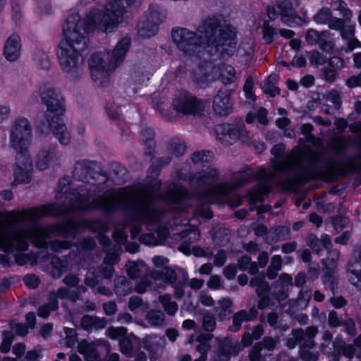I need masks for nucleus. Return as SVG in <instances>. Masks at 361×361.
I'll use <instances>...</instances> for the list:
<instances>
[{
  "mask_svg": "<svg viewBox=\"0 0 361 361\" xmlns=\"http://www.w3.org/2000/svg\"><path fill=\"white\" fill-rule=\"evenodd\" d=\"M157 198L156 192L151 188H124L118 192H107L102 197L90 202V196L82 189L70 193L65 197L63 205L51 204L23 211L16 214L15 221H33L45 216H57L68 211L88 210L99 208L111 212L116 208H132L137 211L140 218L156 221L159 212L154 201Z\"/></svg>",
  "mask_w": 361,
  "mask_h": 361,
  "instance_id": "nucleus-1",
  "label": "nucleus"
},
{
  "mask_svg": "<svg viewBox=\"0 0 361 361\" xmlns=\"http://www.w3.org/2000/svg\"><path fill=\"white\" fill-rule=\"evenodd\" d=\"M284 150V145L277 144L271 149V154L279 157ZM315 160L316 156L310 149L296 148L283 158L272 161L271 173H267L264 169H261L259 172L261 180L249 194L250 209L254 210L255 204L263 201L264 196L270 191L271 183L286 185L305 180Z\"/></svg>",
  "mask_w": 361,
  "mask_h": 361,
  "instance_id": "nucleus-2",
  "label": "nucleus"
},
{
  "mask_svg": "<svg viewBox=\"0 0 361 361\" xmlns=\"http://www.w3.org/2000/svg\"><path fill=\"white\" fill-rule=\"evenodd\" d=\"M199 35L187 28L178 27L171 31V37L178 50L188 56L198 53L206 45L232 47L235 44L233 27L222 17L207 19L200 27Z\"/></svg>",
  "mask_w": 361,
  "mask_h": 361,
  "instance_id": "nucleus-3",
  "label": "nucleus"
},
{
  "mask_svg": "<svg viewBox=\"0 0 361 361\" xmlns=\"http://www.w3.org/2000/svg\"><path fill=\"white\" fill-rule=\"evenodd\" d=\"M91 32L86 30L78 12H68L57 51L59 66L66 74L75 76L82 70L84 65L82 52L87 48V35Z\"/></svg>",
  "mask_w": 361,
  "mask_h": 361,
  "instance_id": "nucleus-4",
  "label": "nucleus"
},
{
  "mask_svg": "<svg viewBox=\"0 0 361 361\" xmlns=\"http://www.w3.org/2000/svg\"><path fill=\"white\" fill-rule=\"evenodd\" d=\"M130 39H121L111 53H94L88 60L90 76L95 85L105 87L110 82L112 73L123 61L130 48Z\"/></svg>",
  "mask_w": 361,
  "mask_h": 361,
  "instance_id": "nucleus-5",
  "label": "nucleus"
},
{
  "mask_svg": "<svg viewBox=\"0 0 361 361\" xmlns=\"http://www.w3.org/2000/svg\"><path fill=\"white\" fill-rule=\"evenodd\" d=\"M219 172L214 168H207L202 170L190 179L192 186L199 189L197 198L205 202H209L212 197H221L233 191L244 182L248 180L245 173H236L233 179L230 182L222 181L214 185L219 178Z\"/></svg>",
  "mask_w": 361,
  "mask_h": 361,
  "instance_id": "nucleus-6",
  "label": "nucleus"
},
{
  "mask_svg": "<svg viewBox=\"0 0 361 361\" xmlns=\"http://www.w3.org/2000/svg\"><path fill=\"white\" fill-rule=\"evenodd\" d=\"M38 92L42 102L47 106L45 125L61 145H68L71 135L61 118L65 111L64 99L61 92L49 83L41 85Z\"/></svg>",
  "mask_w": 361,
  "mask_h": 361,
  "instance_id": "nucleus-7",
  "label": "nucleus"
},
{
  "mask_svg": "<svg viewBox=\"0 0 361 361\" xmlns=\"http://www.w3.org/2000/svg\"><path fill=\"white\" fill-rule=\"evenodd\" d=\"M128 8L123 0H107L104 9L92 8L82 20L87 30L113 31L127 17Z\"/></svg>",
  "mask_w": 361,
  "mask_h": 361,
  "instance_id": "nucleus-8",
  "label": "nucleus"
},
{
  "mask_svg": "<svg viewBox=\"0 0 361 361\" xmlns=\"http://www.w3.org/2000/svg\"><path fill=\"white\" fill-rule=\"evenodd\" d=\"M28 250H0V263L4 267H10L15 262L18 265L25 264H35L41 261H50L55 269L52 274L54 277H59L63 271V262L58 257L52 255L40 259L32 253H27Z\"/></svg>",
  "mask_w": 361,
  "mask_h": 361,
  "instance_id": "nucleus-9",
  "label": "nucleus"
},
{
  "mask_svg": "<svg viewBox=\"0 0 361 361\" xmlns=\"http://www.w3.org/2000/svg\"><path fill=\"white\" fill-rule=\"evenodd\" d=\"M31 245L36 248H45L47 243L44 232L32 229L8 233L0 237V248H26Z\"/></svg>",
  "mask_w": 361,
  "mask_h": 361,
  "instance_id": "nucleus-10",
  "label": "nucleus"
},
{
  "mask_svg": "<svg viewBox=\"0 0 361 361\" xmlns=\"http://www.w3.org/2000/svg\"><path fill=\"white\" fill-rule=\"evenodd\" d=\"M32 132L30 123L23 117L16 119L11 128L10 143L18 155L19 161L25 154H29L28 148L32 141Z\"/></svg>",
  "mask_w": 361,
  "mask_h": 361,
  "instance_id": "nucleus-11",
  "label": "nucleus"
},
{
  "mask_svg": "<svg viewBox=\"0 0 361 361\" xmlns=\"http://www.w3.org/2000/svg\"><path fill=\"white\" fill-rule=\"evenodd\" d=\"M167 17V11L157 4L149 6L145 17L137 25V35L142 39L150 38L159 31V25L164 23Z\"/></svg>",
  "mask_w": 361,
  "mask_h": 361,
  "instance_id": "nucleus-12",
  "label": "nucleus"
},
{
  "mask_svg": "<svg viewBox=\"0 0 361 361\" xmlns=\"http://www.w3.org/2000/svg\"><path fill=\"white\" fill-rule=\"evenodd\" d=\"M215 133L216 138L224 145H233L238 140L246 143L250 140V133L241 121L218 125L215 128Z\"/></svg>",
  "mask_w": 361,
  "mask_h": 361,
  "instance_id": "nucleus-13",
  "label": "nucleus"
},
{
  "mask_svg": "<svg viewBox=\"0 0 361 361\" xmlns=\"http://www.w3.org/2000/svg\"><path fill=\"white\" fill-rule=\"evenodd\" d=\"M171 105L176 112L183 115H199L205 108L204 101L186 90L177 92L173 96Z\"/></svg>",
  "mask_w": 361,
  "mask_h": 361,
  "instance_id": "nucleus-14",
  "label": "nucleus"
},
{
  "mask_svg": "<svg viewBox=\"0 0 361 361\" xmlns=\"http://www.w3.org/2000/svg\"><path fill=\"white\" fill-rule=\"evenodd\" d=\"M126 270L129 277L132 279L142 278L136 286L137 292L142 293L146 291L147 287L149 286L148 274V268L142 262H128L126 264Z\"/></svg>",
  "mask_w": 361,
  "mask_h": 361,
  "instance_id": "nucleus-15",
  "label": "nucleus"
},
{
  "mask_svg": "<svg viewBox=\"0 0 361 361\" xmlns=\"http://www.w3.org/2000/svg\"><path fill=\"white\" fill-rule=\"evenodd\" d=\"M213 109L215 113L221 116H226L233 110V102L231 98V92L226 89H221L214 97Z\"/></svg>",
  "mask_w": 361,
  "mask_h": 361,
  "instance_id": "nucleus-16",
  "label": "nucleus"
},
{
  "mask_svg": "<svg viewBox=\"0 0 361 361\" xmlns=\"http://www.w3.org/2000/svg\"><path fill=\"white\" fill-rule=\"evenodd\" d=\"M16 167L14 169L15 180L14 184L28 183L30 180V171L32 169V160L30 154H25L18 160V155L16 156Z\"/></svg>",
  "mask_w": 361,
  "mask_h": 361,
  "instance_id": "nucleus-17",
  "label": "nucleus"
},
{
  "mask_svg": "<svg viewBox=\"0 0 361 361\" xmlns=\"http://www.w3.org/2000/svg\"><path fill=\"white\" fill-rule=\"evenodd\" d=\"M214 70L215 66L209 62L198 66L192 72L194 82L202 86L214 80L216 78Z\"/></svg>",
  "mask_w": 361,
  "mask_h": 361,
  "instance_id": "nucleus-18",
  "label": "nucleus"
},
{
  "mask_svg": "<svg viewBox=\"0 0 361 361\" xmlns=\"http://www.w3.org/2000/svg\"><path fill=\"white\" fill-rule=\"evenodd\" d=\"M21 39L18 35L13 33L6 39L4 55L9 61H16L20 55Z\"/></svg>",
  "mask_w": 361,
  "mask_h": 361,
  "instance_id": "nucleus-19",
  "label": "nucleus"
},
{
  "mask_svg": "<svg viewBox=\"0 0 361 361\" xmlns=\"http://www.w3.org/2000/svg\"><path fill=\"white\" fill-rule=\"evenodd\" d=\"M153 262L157 267H163L161 274L154 273L150 278L154 280L162 279L166 283H173L175 281V272L166 267L168 259L164 257L157 256L153 258Z\"/></svg>",
  "mask_w": 361,
  "mask_h": 361,
  "instance_id": "nucleus-20",
  "label": "nucleus"
},
{
  "mask_svg": "<svg viewBox=\"0 0 361 361\" xmlns=\"http://www.w3.org/2000/svg\"><path fill=\"white\" fill-rule=\"evenodd\" d=\"M276 8L279 9L281 20L286 25L291 26L296 18L292 3L289 0H277Z\"/></svg>",
  "mask_w": 361,
  "mask_h": 361,
  "instance_id": "nucleus-21",
  "label": "nucleus"
},
{
  "mask_svg": "<svg viewBox=\"0 0 361 361\" xmlns=\"http://www.w3.org/2000/svg\"><path fill=\"white\" fill-rule=\"evenodd\" d=\"M216 78H219L222 82L230 84L236 80V73L234 68L228 64L224 63L220 66L215 67L214 71Z\"/></svg>",
  "mask_w": 361,
  "mask_h": 361,
  "instance_id": "nucleus-22",
  "label": "nucleus"
},
{
  "mask_svg": "<svg viewBox=\"0 0 361 361\" xmlns=\"http://www.w3.org/2000/svg\"><path fill=\"white\" fill-rule=\"evenodd\" d=\"M157 237L153 234L142 235L140 238V240L145 245L157 246L161 245V243L166 240L169 235V231L166 228L159 227L156 231Z\"/></svg>",
  "mask_w": 361,
  "mask_h": 361,
  "instance_id": "nucleus-23",
  "label": "nucleus"
},
{
  "mask_svg": "<svg viewBox=\"0 0 361 361\" xmlns=\"http://www.w3.org/2000/svg\"><path fill=\"white\" fill-rule=\"evenodd\" d=\"M53 298H51L50 300V306H42L39 309L38 311V315L42 317H48L50 310H54L56 308V302L55 300L56 297L63 298H70L71 300H75V297H73L72 295H70L68 294V289L66 288H61L58 290L56 295L54 294L52 295Z\"/></svg>",
  "mask_w": 361,
  "mask_h": 361,
  "instance_id": "nucleus-24",
  "label": "nucleus"
},
{
  "mask_svg": "<svg viewBox=\"0 0 361 361\" xmlns=\"http://www.w3.org/2000/svg\"><path fill=\"white\" fill-rule=\"evenodd\" d=\"M186 195L185 190L182 187L171 184L169 186L166 194L160 198L164 201L174 202L184 198Z\"/></svg>",
  "mask_w": 361,
  "mask_h": 361,
  "instance_id": "nucleus-25",
  "label": "nucleus"
},
{
  "mask_svg": "<svg viewBox=\"0 0 361 361\" xmlns=\"http://www.w3.org/2000/svg\"><path fill=\"white\" fill-rule=\"evenodd\" d=\"M78 350L85 356L86 361H99L98 353L94 346L86 341H82L79 343Z\"/></svg>",
  "mask_w": 361,
  "mask_h": 361,
  "instance_id": "nucleus-26",
  "label": "nucleus"
},
{
  "mask_svg": "<svg viewBox=\"0 0 361 361\" xmlns=\"http://www.w3.org/2000/svg\"><path fill=\"white\" fill-rule=\"evenodd\" d=\"M231 306L232 302L229 298H223L218 300L217 306L214 307V312L219 320H224L231 312Z\"/></svg>",
  "mask_w": 361,
  "mask_h": 361,
  "instance_id": "nucleus-27",
  "label": "nucleus"
},
{
  "mask_svg": "<svg viewBox=\"0 0 361 361\" xmlns=\"http://www.w3.org/2000/svg\"><path fill=\"white\" fill-rule=\"evenodd\" d=\"M306 243L307 245L312 248L317 247H323L325 248L331 245V238L326 234L322 235L320 238H318L317 236L312 234L309 235L307 237Z\"/></svg>",
  "mask_w": 361,
  "mask_h": 361,
  "instance_id": "nucleus-28",
  "label": "nucleus"
},
{
  "mask_svg": "<svg viewBox=\"0 0 361 361\" xmlns=\"http://www.w3.org/2000/svg\"><path fill=\"white\" fill-rule=\"evenodd\" d=\"M350 280L355 286L361 288V260H355L348 267Z\"/></svg>",
  "mask_w": 361,
  "mask_h": 361,
  "instance_id": "nucleus-29",
  "label": "nucleus"
},
{
  "mask_svg": "<svg viewBox=\"0 0 361 361\" xmlns=\"http://www.w3.org/2000/svg\"><path fill=\"white\" fill-rule=\"evenodd\" d=\"M257 315V310L255 309L250 310L249 313H247L245 311H240L235 314L233 316V326L232 327L233 331H238L242 322L245 320H251L254 319Z\"/></svg>",
  "mask_w": 361,
  "mask_h": 361,
  "instance_id": "nucleus-30",
  "label": "nucleus"
},
{
  "mask_svg": "<svg viewBox=\"0 0 361 361\" xmlns=\"http://www.w3.org/2000/svg\"><path fill=\"white\" fill-rule=\"evenodd\" d=\"M330 32L327 30L318 32L314 29H310L306 34V41L309 44L314 45L324 39V37H330Z\"/></svg>",
  "mask_w": 361,
  "mask_h": 361,
  "instance_id": "nucleus-31",
  "label": "nucleus"
},
{
  "mask_svg": "<svg viewBox=\"0 0 361 361\" xmlns=\"http://www.w3.org/2000/svg\"><path fill=\"white\" fill-rule=\"evenodd\" d=\"M78 223L72 219L57 226L58 232L64 235H74L78 230Z\"/></svg>",
  "mask_w": 361,
  "mask_h": 361,
  "instance_id": "nucleus-32",
  "label": "nucleus"
},
{
  "mask_svg": "<svg viewBox=\"0 0 361 361\" xmlns=\"http://www.w3.org/2000/svg\"><path fill=\"white\" fill-rule=\"evenodd\" d=\"M51 160L49 151L41 150L37 156L36 166L39 170H44L49 167Z\"/></svg>",
  "mask_w": 361,
  "mask_h": 361,
  "instance_id": "nucleus-33",
  "label": "nucleus"
},
{
  "mask_svg": "<svg viewBox=\"0 0 361 361\" xmlns=\"http://www.w3.org/2000/svg\"><path fill=\"white\" fill-rule=\"evenodd\" d=\"M307 56L309 59L310 63L314 66L324 65L327 61V58L326 57V56H324L317 50H314L307 52Z\"/></svg>",
  "mask_w": 361,
  "mask_h": 361,
  "instance_id": "nucleus-34",
  "label": "nucleus"
},
{
  "mask_svg": "<svg viewBox=\"0 0 361 361\" xmlns=\"http://www.w3.org/2000/svg\"><path fill=\"white\" fill-rule=\"evenodd\" d=\"M213 153L209 151H201L195 152L192 157V161L194 164H199L208 163L213 160Z\"/></svg>",
  "mask_w": 361,
  "mask_h": 361,
  "instance_id": "nucleus-35",
  "label": "nucleus"
},
{
  "mask_svg": "<svg viewBox=\"0 0 361 361\" xmlns=\"http://www.w3.org/2000/svg\"><path fill=\"white\" fill-rule=\"evenodd\" d=\"M332 17V12L329 8L320 9L314 16V20L319 24H328Z\"/></svg>",
  "mask_w": 361,
  "mask_h": 361,
  "instance_id": "nucleus-36",
  "label": "nucleus"
},
{
  "mask_svg": "<svg viewBox=\"0 0 361 361\" xmlns=\"http://www.w3.org/2000/svg\"><path fill=\"white\" fill-rule=\"evenodd\" d=\"M281 258L278 255H275L272 257L271 264L268 269V277L269 279H274L277 272L281 269Z\"/></svg>",
  "mask_w": 361,
  "mask_h": 361,
  "instance_id": "nucleus-37",
  "label": "nucleus"
},
{
  "mask_svg": "<svg viewBox=\"0 0 361 361\" xmlns=\"http://www.w3.org/2000/svg\"><path fill=\"white\" fill-rule=\"evenodd\" d=\"M238 266L242 270H248L250 274H254L257 271V266L255 263L251 262L249 257H243L238 262Z\"/></svg>",
  "mask_w": 361,
  "mask_h": 361,
  "instance_id": "nucleus-38",
  "label": "nucleus"
},
{
  "mask_svg": "<svg viewBox=\"0 0 361 361\" xmlns=\"http://www.w3.org/2000/svg\"><path fill=\"white\" fill-rule=\"evenodd\" d=\"M166 312L169 314H173L178 310V305L176 302L171 301L169 295H163L159 298Z\"/></svg>",
  "mask_w": 361,
  "mask_h": 361,
  "instance_id": "nucleus-39",
  "label": "nucleus"
},
{
  "mask_svg": "<svg viewBox=\"0 0 361 361\" xmlns=\"http://www.w3.org/2000/svg\"><path fill=\"white\" fill-rule=\"evenodd\" d=\"M147 319L152 325H161L164 322V314L160 311H152L148 314Z\"/></svg>",
  "mask_w": 361,
  "mask_h": 361,
  "instance_id": "nucleus-40",
  "label": "nucleus"
},
{
  "mask_svg": "<svg viewBox=\"0 0 361 361\" xmlns=\"http://www.w3.org/2000/svg\"><path fill=\"white\" fill-rule=\"evenodd\" d=\"M276 35L275 29L271 27L268 23H264L263 27V39L267 44L271 43Z\"/></svg>",
  "mask_w": 361,
  "mask_h": 361,
  "instance_id": "nucleus-41",
  "label": "nucleus"
},
{
  "mask_svg": "<svg viewBox=\"0 0 361 361\" xmlns=\"http://www.w3.org/2000/svg\"><path fill=\"white\" fill-rule=\"evenodd\" d=\"M12 341H13L12 334L10 332L4 331L3 334V341L0 345V351L2 353H8L10 350Z\"/></svg>",
  "mask_w": 361,
  "mask_h": 361,
  "instance_id": "nucleus-42",
  "label": "nucleus"
},
{
  "mask_svg": "<svg viewBox=\"0 0 361 361\" xmlns=\"http://www.w3.org/2000/svg\"><path fill=\"white\" fill-rule=\"evenodd\" d=\"M202 326L206 331H213L216 327L214 317L209 313H205L203 317Z\"/></svg>",
  "mask_w": 361,
  "mask_h": 361,
  "instance_id": "nucleus-43",
  "label": "nucleus"
},
{
  "mask_svg": "<svg viewBox=\"0 0 361 361\" xmlns=\"http://www.w3.org/2000/svg\"><path fill=\"white\" fill-rule=\"evenodd\" d=\"M169 150L171 153L178 157L184 154L185 147V145L180 141H173L170 144Z\"/></svg>",
  "mask_w": 361,
  "mask_h": 361,
  "instance_id": "nucleus-44",
  "label": "nucleus"
},
{
  "mask_svg": "<svg viewBox=\"0 0 361 361\" xmlns=\"http://www.w3.org/2000/svg\"><path fill=\"white\" fill-rule=\"evenodd\" d=\"M126 334L124 327L109 328L106 330V336L112 339H121Z\"/></svg>",
  "mask_w": 361,
  "mask_h": 361,
  "instance_id": "nucleus-45",
  "label": "nucleus"
},
{
  "mask_svg": "<svg viewBox=\"0 0 361 361\" xmlns=\"http://www.w3.org/2000/svg\"><path fill=\"white\" fill-rule=\"evenodd\" d=\"M250 284L252 286L257 288V292L261 295V290H267L268 288V285L264 282V276H256L253 278Z\"/></svg>",
  "mask_w": 361,
  "mask_h": 361,
  "instance_id": "nucleus-46",
  "label": "nucleus"
},
{
  "mask_svg": "<svg viewBox=\"0 0 361 361\" xmlns=\"http://www.w3.org/2000/svg\"><path fill=\"white\" fill-rule=\"evenodd\" d=\"M344 24L345 22L343 19L332 16L327 25L331 30H341L343 28Z\"/></svg>",
  "mask_w": 361,
  "mask_h": 361,
  "instance_id": "nucleus-47",
  "label": "nucleus"
},
{
  "mask_svg": "<svg viewBox=\"0 0 361 361\" xmlns=\"http://www.w3.org/2000/svg\"><path fill=\"white\" fill-rule=\"evenodd\" d=\"M341 36L343 39L348 40L351 37H354L355 28V25L343 26V28L341 29Z\"/></svg>",
  "mask_w": 361,
  "mask_h": 361,
  "instance_id": "nucleus-48",
  "label": "nucleus"
},
{
  "mask_svg": "<svg viewBox=\"0 0 361 361\" xmlns=\"http://www.w3.org/2000/svg\"><path fill=\"white\" fill-rule=\"evenodd\" d=\"M104 259V263L107 264H114L118 262L119 255L116 250H109Z\"/></svg>",
  "mask_w": 361,
  "mask_h": 361,
  "instance_id": "nucleus-49",
  "label": "nucleus"
},
{
  "mask_svg": "<svg viewBox=\"0 0 361 361\" xmlns=\"http://www.w3.org/2000/svg\"><path fill=\"white\" fill-rule=\"evenodd\" d=\"M222 286L221 278L217 275H214L210 277L207 281V286L212 290H217Z\"/></svg>",
  "mask_w": 361,
  "mask_h": 361,
  "instance_id": "nucleus-50",
  "label": "nucleus"
},
{
  "mask_svg": "<svg viewBox=\"0 0 361 361\" xmlns=\"http://www.w3.org/2000/svg\"><path fill=\"white\" fill-rule=\"evenodd\" d=\"M97 320L98 319L96 317L85 316L82 319L81 325L84 329L88 330L93 326H95Z\"/></svg>",
  "mask_w": 361,
  "mask_h": 361,
  "instance_id": "nucleus-51",
  "label": "nucleus"
},
{
  "mask_svg": "<svg viewBox=\"0 0 361 361\" xmlns=\"http://www.w3.org/2000/svg\"><path fill=\"white\" fill-rule=\"evenodd\" d=\"M263 92L268 94L270 97H275L276 95L279 94L280 93V90L279 87H277L275 85H270V84H264L263 87Z\"/></svg>",
  "mask_w": 361,
  "mask_h": 361,
  "instance_id": "nucleus-52",
  "label": "nucleus"
},
{
  "mask_svg": "<svg viewBox=\"0 0 361 361\" xmlns=\"http://www.w3.org/2000/svg\"><path fill=\"white\" fill-rule=\"evenodd\" d=\"M23 281L30 288H35L39 283V278L35 275H27L24 277Z\"/></svg>",
  "mask_w": 361,
  "mask_h": 361,
  "instance_id": "nucleus-53",
  "label": "nucleus"
},
{
  "mask_svg": "<svg viewBox=\"0 0 361 361\" xmlns=\"http://www.w3.org/2000/svg\"><path fill=\"white\" fill-rule=\"evenodd\" d=\"M11 329L18 336H25L27 334V328L23 324L11 323Z\"/></svg>",
  "mask_w": 361,
  "mask_h": 361,
  "instance_id": "nucleus-54",
  "label": "nucleus"
},
{
  "mask_svg": "<svg viewBox=\"0 0 361 361\" xmlns=\"http://www.w3.org/2000/svg\"><path fill=\"white\" fill-rule=\"evenodd\" d=\"M310 298V294L307 293H301L300 294L299 298L297 301V307L298 309H302L307 306L309 300Z\"/></svg>",
  "mask_w": 361,
  "mask_h": 361,
  "instance_id": "nucleus-55",
  "label": "nucleus"
},
{
  "mask_svg": "<svg viewBox=\"0 0 361 361\" xmlns=\"http://www.w3.org/2000/svg\"><path fill=\"white\" fill-rule=\"evenodd\" d=\"M200 302L205 306H212L214 304V300L212 296L205 292H202L199 297Z\"/></svg>",
  "mask_w": 361,
  "mask_h": 361,
  "instance_id": "nucleus-56",
  "label": "nucleus"
},
{
  "mask_svg": "<svg viewBox=\"0 0 361 361\" xmlns=\"http://www.w3.org/2000/svg\"><path fill=\"white\" fill-rule=\"evenodd\" d=\"M345 83L350 88L361 86V72L357 75L349 78Z\"/></svg>",
  "mask_w": 361,
  "mask_h": 361,
  "instance_id": "nucleus-57",
  "label": "nucleus"
},
{
  "mask_svg": "<svg viewBox=\"0 0 361 361\" xmlns=\"http://www.w3.org/2000/svg\"><path fill=\"white\" fill-rule=\"evenodd\" d=\"M329 37H324L318 42L319 48L326 52H330L333 50V46L330 41Z\"/></svg>",
  "mask_w": 361,
  "mask_h": 361,
  "instance_id": "nucleus-58",
  "label": "nucleus"
},
{
  "mask_svg": "<svg viewBox=\"0 0 361 361\" xmlns=\"http://www.w3.org/2000/svg\"><path fill=\"white\" fill-rule=\"evenodd\" d=\"M262 350V345L260 343H257L253 348L250 353V358L251 361H259V352Z\"/></svg>",
  "mask_w": 361,
  "mask_h": 361,
  "instance_id": "nucleus-59",
  "label": "nucleus"
},
{
  "mask_svg": "<svg viewBox=\"0 0 361 361\" xmlns=\"http://www.w3.org/2000/svg\"><path fill=\"white\" fill-rule=\"evenodd\" d=\"M88 171L85 168L83 164L78 163L73 171V176L77 178H80L82 175H86Z\"/></svg>",
  "mask_w": 361,
  "mask_h": 361,
  "instance_id": "nucleus-60",
  "label": "nucleus"
},
{
  "mask_svg": "<svg viewBox=\"0 0 361 361\" xmlns=\"http://www.w3.org/2000/svg\"><path fill=\"white\" fill-rule=\"evenodd\" d=\"M345 141L343 137H336L331 142L332 147L336 151H340L345 148Z\"/></svg>",
  "mask_w": 361,
  "mask_h": 361,
  "instance_id": "nucleus-61",
  "label": "nucleus"
},
{
  "mask_svg": "<svg viewBox=\"0 0 361 361\" xmlns=\"http://www.w3.org/2000/svg\"><path fill=\"white\" fill-rule=\"evenodd\" d=\"M356 48H361V42L356 39L355 37L348 39L347 51H352Z\"/></svg>",
  "mask_w": 361,
  "mask_h": 361,
  "instance_id": "nucleus-62",
  "label": "nucleus"
},
{
  "mask_svg": "<svg viewBox=\"0 0 361 361\" xmlns=\"http://www.w3.org/2000/svg\"><path fill=\"white\" fill-rule=\"evenodd\" d=\"M300 129L302 134L306 136L307 140L309 141H312L313 136L311 135L310 133L313 130V126L310 123H305L301 126Z\"/></svg>",
  "mask_w": 361,
  "mask_h": 361,
  "instance_id": "nucleus-63",
  "label": "nucleus"
},
{
  "mask_svg": "<svg viewBox=\"0 0 361 361\" xmlns=\"http://www.w3.org/2000/svg\"><path fill=\"white\" fill-rule=\"evenodd\" d=\"M120 347L121 350L124 354H128L131 351L132 345L130 342L126 338H121L120 339Z\"/></svg>",
  "mask_w": 361,
  "mask_h": 361,
  "instance_id": "nucleus-64",
  "label": "nucleus"
}]
</instances>
